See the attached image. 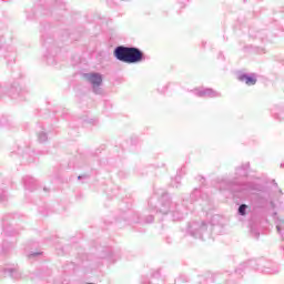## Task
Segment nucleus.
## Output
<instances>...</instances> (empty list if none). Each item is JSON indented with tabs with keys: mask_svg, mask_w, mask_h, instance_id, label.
Returning a JSON list of instances; mask_svg holds the SVG:
<instances>
[{
	"mask_svg": "<svg viewBox=\"0 0 284 284\" xmlns=\"http://www.w3.org/2000/svg\"><path fill=\"white\" fill-rule=\"evenodd\" d=\"M240 81H244L246 85H256V78L247 77V75H241Z\"/></svg>",
	"mask_w": 284,
	"mask_h": 284,
	"instance_id": "obj_3",
	"label": "nucleus"
},
{
	"mask_svg": "<svg viewBox=\"0 0 284 284\" xmlns=\"http://www.w3.org/2000/svg\"><path fill=\"white\" fill-rule=\"evenodd\" d=\"M84 79L93 85V88H99L103 83V77L100 73H85Z\"/></svg>",
	"mask_w": 284,
	"mask_h": 284,
	"instance_id": "obj_2",
	"label": "nucleus"
},
{
	"mask_svg": "<svg viewBox=\"0 0 284 284\" xmlns=\"http://www.w3.org/2000/svg\"><path fill=\"white\" fill-rule=\"evenodd\" d=\"M247 210V205L245 204H242L240 207H239V213L241 214V216H245V211Z\"/></svg>",
	"mask_w": 284,
	"mask_h": 284,
	"instance_id": "obj_4",
	"label": "nucleus"
},
{
	"mask_svg": "<svg viewBox=\"0 0 284 284\" xmlns=\"http://www.w3.org/2000/svg\"><path fill=\"white\" fill-rule=\"evenodd\" d=\"M113 54L118 61L123 63H141L143 61V51L138 48L120 45L115 48Z\"/></svg>",
	"mask_w": 284,
	"mask_h": 284,
	"instance_id": "obj_1",
	"label": "nucleus"
}]
</instances>
